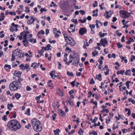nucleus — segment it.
<instances>
[{
  "label": "nucleus",
  "instance_id": "79ce46f5",
  "mask_svg": "<svg viewBox=\"0 0 135 135\" xmlns=\"http://www.w3.org/2000/svg\"><path fill=\"white\" fill-rule=\"evenodd\" d=\"M74 92V90H72L69 92V94L71 95L72 94H73Z\"/></svg>",
  "mask_w": 135,
  "mask_h": 135
},
{
  "label": "nucleus",
  "instance_id": "c9c22d12",
  "mask_svg": "<svg viewBox=\"0 0 135 135\" xmlns=\"http://www.w3.org/2000/svg\"><path fill=\"white\" fill-rule=\"evenodd\" d=\"M93 134L94 135H97V133H96L95 132L93 131L91 133H89V134Z\"/></svg>",
  "mask_w": 135,
  "mask_h": 135
},
{
  "label": "nucleus",
  "instance_id": "052dcab7",
  "mask_svg": "<svg viewBox=\"0 0 135 135\" xmlns=\"http://www.w3.org/2000/svg\"><path fill=\"white\" fill-rule=\"evenodd\" d=\"M128 113H127V114H128V115H130L131 114V110L130 109H129L128 110Z\"/></svg>",
  "mask_w": 135,
  "mask_h": 135
},
{
  "label": "nucleus",
  "instance_id": "680f3d73",
  "mask_svg": "<svg viewBox=\"0 0 135 135\" xmlns=\"http://www.w3.org/2000/svg\"><path fill=\"white\" fill-rule=\"evenodd\" d=\"M73 56L71 55H70L69 56L70 58L71 59H73H73H74V57Z\"/></svg>",
  "mask_w": 135,
  "mask_h": 135
},
{
  "label": "nucleus",
  "instance_id": "f257e3e1",
  "mask_svg": "<svg viewBox=\"0 0 135 135\" xmlns=\"http://www.w3.org/2000/svg\"><path fill=\"white\" fill-rule=\"evenodd\" d=\"M32 126L35 131L40 132L42 130V125L39 121L34 118L31 120Z\"/></svg>",
  "mask_w": 135,
  "mask_h": 135
},
{
  "label": "nucleus",
  "instance_id": "2f4dec72",
  "mask_svg": "<svg viewBox=\"0 0 135 135\" xmlns=\"http://www.w3.org/2000/svg\"><path fill=\"white\" fill-rule=\"evenodd\" d=\"M116 34L118 36H120L122 35V33H119L118 30H117L115 32Z\"/></svg>",
  "mask_w": 135,
  "mask_h": 135
},
{
  "label": "nucleus",
  "instance_id": "412c9836",
  "mask_svg": "<svg viewBox=\"0 0 135 135\" xmlns=\"http://www.w3.org/2000/svg\"><path fill=\"white\" fill-rule=\"evenodd\" d=\"M67 74L68 75L70 76H71L73 77L74 76V75L72 72L70 73L69 71H68L67 72Z\"/></svg>",
  "mask_w": 135,
  "mask_h": 135
},
{
  "label": "nucleus",
  "instance_id": "6e6d98bb",
  "mask_svg": "<svg viewBox=\"0 0 135 135\" xmlns=\"http://www.w3.org/2000/svg\"><path fill=\"white\" fill-rule=\"evenodd\" d=\"M124 38H125V37L124 36H123L122 37L121 39V41L122 42H124L125 41V40H124Z\"/></svg>",
  "mask_w": 135,
  "mask_h": 135
},
{
  "label": "nucleus",
  "instance_id": "ddd939ff",
  "mask_svg": "<svg viewBox=\"0 0 135 135\" xmlns=\"http://www.w3.org/2000/svg\"><path fill=\"white\" fill-rule=\"evenodd\" d=\"M102 75L99 74L98 75H96V78L97 79H98L99 81H100L102 80L101 79Z\"/></svg>",
  "mask_w": 135,
  "mask_h": 135
},
{
  "label": "nucleus",
  "instance_id": "f8f14e48",
  "mask_svg": "<svg viewBox=\"0 0 135 135\" xmlns=\"http://www.w3.org/2000/svg\"><path fill=\"white\" fill-rule=\"evenodd\" d=\"M57 93L59 96L62 97L63 96V92L61 91L60 89L57 91Z\"/></svg>",
  "mask_w": 135,
  "mask_h": 135
},
{
  "label": "nucleus",
  "instance_id": "13d9d810",
  "mask_svg": "<svg viewBox=\"0 0 135 135\" xmlns=\"http://www.w3.org/2000/svg\"><path fill=\"white\" fill-rule=\"evenodd\" d=\"M80 102H79V101H78L77 102V105H76V106L77 107H79V104H80Z\"/></svg>",
  "mask_w": 135,
  "mask_h": 135
},
{
  "label": "nucleus",
  "instance_id": "20e7f679",
  "mask_svg": "<svg viewBox=\"0 0 135 135\" xmlns=\"http://www.w3.org/2000/svg\"><path fill=\"white\" fill-rule=\"evenodd\" d=\"M120 16L124 18L129 17L130 16V13L126 11H122L120 12Z\"/></svg>",
  "mask_w": 135,
  "mask_h": 135
},
{
  "label": "nucleus",
  "instance_id": "49530a36",
  "mask_svg": "<svg viewBox=\"0 0 135 135\" xmlns=\"http://www.w3.org/2000/svg\"><path fill=\"white\" fill-rule=\"evenodd\" d=\"M58 62V65L59 66L58 67V69H61V64L59 62Z\"/></svg>",
  "mask_w": 135,
  "mask_h": 135
},
{
  "label": "nucleus",
  "instance_id": "b1692460",
  "mask_svg": "<svg viewBox=\"0 0 135 135\" xmlns=\"http://www.w3.org/2000/svg\"><path fill=\"white\" fill-rule=\"evenodd\" d=\"M7 67H8V68L9 69H11V66L9 65H8L7 64H6L4 67V68L6 70V68Z\"/></svg>",
  "mask_w": 135,
  "mask_h": 135
},
{
  "label": "nucleus",
  "instance_id": "de8ad7c7",
  "mask_svg": "<svg viewBox=\"0 0 135 135\" xmlns=\"http://www.w3.org/2000/svg\"><path fill=\"white\" fill-rule=\"evenodd\" d=\"M31 90V88L28 86L26 87V90L27 91H30Z\"/></svg>",
  "mask_w": 135,
  "mask_h": 135
},
{
  "label": "nucleus",
  "instance_id": "3c124183",
  "mask_svg": "<svg viewBox=\"0 0 135 135\" xmlns=\"http://www.w3.org/2000/svg\"><path fill=\"white\" fill-rule=\"evenodd\" d=\"M120 74H123L124 72V70H121L120 71Z\"/></svg>",
  "mask_w": 135,
  "mask_h": 135
},
{
  "label": "nucleus",
  "instance_id": "c03bdc74",
  "mask_svg": "<svg viewBox=\"0 0 135 135\" xmlns=\"http://www.w3.org/2000/svg\"><path fill=\"white\" fill-rule=\"evenodd\" d=\"M94 3L95 4V5H93V6L94 7H97L98 6L97 4L98 3L97 1H94Z\"/></svg>",
  "mask_w": 135,
  "mask_h": 135
},
{
  "label": "nucleus",
  "instance_id": "7ed1b4c3",
  "mask_svg": "<svg viewBox=\"0 0 135 135\" xmlns=\"http://www.w3.org/2000/svg\"><path fill=\"white\" fill-rule=\"evenodd\" d=\"M21 86V83L17 81V80H15L10 84L9 85V88L12 91H15L17 90L18 89H20Z\"/></svg>",
  "mask_w": 135,
  "mask_h": 135
},
{
  "label": "nucleus",
  "instance_id": "c85d7f7f",
  "mask_svg": "<svg viewBox=\"0 0 135 135\" xmlns=\"http://www.w3.org/2000/svg\"><path fill=\"white\" fill-rule=\"evenodd\" d=\"M45 32L44 31L42 30H41V31L40 32H38L37 36L38 37V35L39 34L40 35L41 34V33L43 35L44 34Z\"/></svg>",
  "mask_w": 135,
  "mask_h": 135
},
{
  "label": "nucleus",
  "instance_id": "bf43d9fd",
  "mask_svg": "<svg viewBox=\"0 0 135 135\" xmlns=\"http://www.w3.org/2000/svg\"><path fill=\"white\" fill-rule=\"evenodd\" d=\"M85 41L86 42V45L87 46H89V42H87V39H86L85 40Z\"/></svg>",
  "mask_w": 135,
  "mask_h": 135
},
{
  "label": "nucleus",
  "instance_id": "69168bd1",
  "mask_svg": "<svg viewBox=\"0 0 135 135\" xmlns=\"http://www.w3.org/2000/svg\"><path fill=\"white\" fill-rule=\"evenodd\" d=\"M87 19L88 20H91V17L90 16H89L88 17Z\"/></svg>",
  "mask_w": 135,
  "mask_h": 135
},
{
  "label": "nucleus",
  "instance_id": "a211bd4d",
  "mask_svg": "<svg viewBox=\"0 0 135 135\" xmlns=\"http://www.w3.org/2000/svg\"><path fill=\"white\" fill-rule=\"evenodd\" d=\"M23 43L24 45L25 46H28V40L26 41H23Z\"/></svg>",
  "mask_w": 135,
  "mask_h": 135
},
{
  "label": "nucleus",
  "instance_id": "f03ea898",
  "mask_svg": "<svg viewBox=\"0 0 135 135\" xmlns=\"http://www.w3.org/2000/svg\"><path fill=\"white\" fill-rule=\"evenodd\" d=\"M9 129L15 131L19 129L21 127L20 123L17 121L13 120L9 121L7 124Z\"/></svg>",
  "mask_w": 135,
  "mask_h": 135
},
{
  "label": "nucleus",
  "instance_id": "4d7b16f0",
  "mask_svg": "<svg viewBox=\"0 0 135 135\" xmlns=\"http://www.w3.org/2000/svg\"><path fill=\"white\" fill-rule=\"evenodd\" d=\"M37 76V75L36 74H32L31 75V77L32 78H34L35 76L36 77Z\"/></svg>",
  "mask_w": 135,
  "mask_h": 135
},
{
  "label": "nucleus",
  "instance_id": "cd10ccee",
  "mask_svg": "<svg viewBox=\"0 0 135 135\" xmlns=\"http://www.w3.org/2000/svg\"><path fill=\"white\" fill-rule=\"evenodd\" d=\"M56 116V113H54L52 116V119L53 120H54L56 118L55 117Z\"/></svg>",
  "mask_w": 135,
  "mask_h": 135
},
{
  "label": "nucleus",
  "instance_id": "393cba45",
  "mask_svg": "<svg viewBox=\"0 0 135 135\" xmlns=\"http://www.w3.org/2000/svg\"><path fill=\"white\" fill-rule=\"evenodd\" d=\"M42 49H43V50H44L48 51L49 50H51V49L50 48H48V49H47V48L46 47H42Z\"/></svg>",
  "mask_w": 135,
  "mask_h": 135
},
{
  "label": "nucleus",
  "instance_id": "39448f33",
  "mask_svg": "<svg viewBox=\"0 0 135 135\" xmlns=\"http://www.w3.org/2000/svg\"><path fill=\"white\" fill-rule=\"evenodd\" d=\"M86 32L87 30L86 28H81L79 29V33L80 35H83Z\"/></svg>",
  "mask_w": 135,
  "mask_h": 135
},
{
  "label": "nucleus",
  "instance_id": "338daca9",
  "mask_svg": "<svg viewBox=\"0 0 135 135\" xmlns=\"http://www.w3.org/2000/svg\"><path fill=\"white\" fill-rule=\"evenodd\" d=\"M131 115L133 118H135V114L134 113H132Z\"/></svg>",
  "mask_w": 135,
  "mask_h": 135
},
{
  "label": "nucleus",
  "instance_id": "a878e982",
  "mask_svg": "<svg viewBox=\"0 0 135 135\" xmlns=\"http://www.w3.org/2000/svg\"><path fill=\"white\" fill-rule=\"evenodd\" d=\"M33 22L31 19L28 20L27 22V24L29 25L32 24Z\"/></svg>",
  "mask_w": 135,
  "mask_h": 135
},
{
  "label": "nucleus",
  "instance_id": "58836bf2",
  "mask_svg": "<svg viewBox=\"0 0 135 135\" xmlns=\"http://www.w3.org/2000/svg\"><path fill=\"white\" fill-rule=\"evenodd\" d=\"M98 119V118L97 117L95 118L92 121V122L93 123H95L96 121H97Z\"/></svg>",
  "mask_w": 135,
  "mask_h": 135
},
{
  "label": "nucleus",
  "instance_id": "c756f323",
  "mask_svg": "<svg viewBox=\"0 0 135 135\" xmlns=\"http://www.w3.org/2000/svg\"><path fill=\"white\" fill-rule=\"evenodd\" d=\"M89 27L90 28L91 30V33L92 34H93L94 33V31L93 30V28L91 27V25H89Z\"/></svg>",
  "mask_w": 135,
  "mask_h": 135
},
{
  "label": "nucleus",
  "instance_id": "774afa93",
  "mask_svg": "<svg viewBox=\"0 0 135 135\" xmlns=\"http://www.w3.org/2000/svg\"><path fill=\"white\" fill-rule=\"evenodd\" d=\"M98 61L100 63V65H102L103 64V61H102V60H100V59H99L98 60Z\"/></svg>",
  "mask_w": 135,
  "mask_h": 135
},
{
  "label": "nucleus",
  "instance_id": "0eeeda50",
  "mask_svg": "<svg viewBox=\"0 0 135 135\" xmlns=\"http://www.w3.org/2000/svg\"><path fill=\"white\" fill-rule=\"evenodd\" d=\"M16 49L17 50V51L16 52V56H18L19 58H21L23 56V55L22 54V51L21 50H18V49Z\"/></svg>",
  "mask_w": 135,
  "mask_h": 135
},
{
  "label": "nucleus",
  "instance_id": "a19ab883",
  "mask_svg": "<svg viewBox=\"0 0 135 135\" xmlns=\"http://www.w3.org/2000/svg\"><path fill=\"white\" fill-rule=\"evenodd\" d=\"M107 35V33H104L100 36V37H104L105 35Z\"/></svg>",
  "mask_w": 135,
  "mask_h": 135
},
{
  "label": "nucleus",
  "instance_id": "e2e57ef3",
  "mask_svg": "<svg viewBox=\"0 0 135 135\" xmlns=\"http://www.w3.org/2000/svg\"><path fill=\"white\" fill-rule=\"evenodd\" d=\"M125 20H123L122 21V23H123V25H126V23H125Z\"/></svg>",
  "mask_w": 135,
  "mask_h": 135
},
{
  "label": "nucleus",
  "instance_id": "1a4fd4ad",
  "mask_svg": "<svg viewBox=\"0 0 135 135\" xmlns=\"http://www.w3.org/2000/svg\"><path fill=\"white\" fill-rule=\"evenodd\" d=\"M58 113L59 115L62 117H64L65 115V112L61 109L59 110Z\"/></svg>",
  "mask_w": 135,
  "mask_h": 135
},
{
  "label": "nucleus",
  "instance_id": "4be33fe9",
  "mask_svg": "<svg viewBox=\"0 0 135 135\" xmlns=\"http://www.w3.org/2000/svg\"><path fill=\"white\" fill-rule=\"evenodd\" d=\"M20 67L22 70H23L25 69V67L23 64H21L20 65Z\"/></svg>",
  "mask_w": 135,
  "mask_h": 135
},
{
  "label": "nucleus",
  "instance_id": "473e14b6",
  "mask_svg": "<svg viewBox=\"0 0 135 135\" xmlns=\"http://www.w3.org/2000/svg\"><path fill=\"white\" fill-rule=\"evenodd\" d=\"M131 70H127L126 71V72L124 74L125 75H128L129 76L130 75L129 74H128V72H131Z\"/></svg>",
  "mask_w": 135,
  "mask_h": 135
},
{
  "label": "nucleus",
  "instance_id": "dca6fc26",
  "mask_svg": "<svg viewBox=\"0 0 135 135\" xmlns=\"http://www.w3.org/2000/svg\"><path fill=\"white\" fill-rule=\"evenodd\" d=\"M84 131L82 129L80 128L79 129L78 134L80 135H83V133H84Z\"/></svg>",
  "mask_w": 135,
  "mask_h": 135
},
{
  "label": "nucleus",
  "instance_id": "9b49d317",
  "mask_svg": "<svg viewBox=\"0 0 135 135\" xmlns=\"http://www.w3.org/2000/svg\"><path fill=\"white\" fill-rule=\"evenodd\" d=\"M69 44L70 45L73 46H74L75 42L72 38H71V40H69Z\"/></svg>",
  "mask_w": 135,
  "mask_h": 135
},
{
  "label": "nucleus",
  "instance_id": "4468645a",
  "mask_svg": "<svg viewBox=\"0 0 135 135\" xmlns=\"http://www.w3.org/2000/svg\"><path fill=\"white\" fill-rule=\"evenodd\" d=\"M53 132L55 135H59L60 130L59 129H57L56 130H54Z\"/></svg>",
  "mask_w": 135,
  "mask_h": 135
},
{
  "label": "nucleus",
  "instance_id": "9d476101",
  "mask_svg": "<svg viewBox=\"0 0 135 135\" xmlns=\"http://www.w3.org/2000/svg\"><path fill=\"white\" fill-rule=\"evenodd\" d=\"M21 73H21L20 71H18L15 70L14 73V75L17 77H19L21 76Z\"/></svg>",
  "mask_w": 135,
  "mask_h": 135
},
{
  "label": "nucleus",
  "instance_id": "7c9ffc66",
  "mask_svg": "<svg viewBox=\"0 0 135 135\" xmlns=\"http://www.w3.org/2000/svg\"><path fill=\"white\" fill-rule=\"evenodd\" d=\"M131 83V82L129 81H127L126 82V86L127 87V88L128 89H129V83Z\"/></svg>",
  "mask_w": 135,
  "mask_h": 135
},
{
  "label": "nucleus",
  "instance_id": "6ab92c4d",
  "mask_svg": "<svg viewBox=\"0 0 135 135\" xmlns=\"http://www.w3.org/2000/svg\"><path fill=\"white\" fill-rule=\"evenodd\" d=\"M25 67V69H26L27 71H28L30 70V69L29 68V64H26Z\"/></svg>",
  "mask_w": 135,
  "mask_h": 135
},
{
  "label": "nucleus",
  "instance_id": "37998d69",
  "mask_svg": "<svg viewBox=\"0 0 135 135\" xmlns=\"http://www.w3.org/2000/svg\"><path fill=\"white\" fill-rule=\"evenodd\" d=\"M100 125V122H99L98 124H97V123H94V124L93 125L94 126H99Z\"/></svg>",
  "mask_w": 135,
  "mask_h": 135
},
{
  "label": "nucleus",
  "instance_id": "aec40b11",
  "mask_svg": "<svg viewBox=\"0 0 135 135\" xmlns=\"http://www.w3.org/2000/svg\"><path fill=\"white\" fill-rule=\"evenodd\" d=\"M17 49H15V51H13L12 52V57H15V56L14 54H15L16 55V54H17L16 53V52H17Z\"/></svg>",
  "mask_w": 135,
  "mask_h": 135
},
{
  "label": "nucleus",
  "instance_id": "a18cd8bd",
  "mask_svg": "<svg viewBox=\"0 0 135 135\" xmlns=\"http://www.w3.org/2000/svg\"><path fill=\"white\" fill-rule=\"evenodd\" d=\"M75 80L71 82L70 83L72 85L73 87L75 86Z\"/></svg>",
  "mask_w": 135,
  "mask_h": 135
},
{
  "label": "nucleus",
  "instance_id": "5701e85b",
  "mask_svg": "<svg viewBox=\"0 0 135 135\" xmlns=\"http://www.w3.org/2000/svg\"><path fill=\"white\" fill-rule=\"evenodd\" d=\"M117 45L119 48H120L123 47V45L121 44L120 42H118L117 44Z\"/></svg>",
  "mask_w": 135,
  "mask_h": 135
},
{
  "label": "nucleus",
  "instance_id": "5fc2aeb1",
  "mask_svg": "<svg viewBox=\"0 0 135 135\" xmlns=\"http://www.w3.org/2000/svg\"><path fill=\"white\" fill-rule=\"evenodd\" d=\"M49 30L48 29H46V30L45 34L47 35L49 33Z\"/></svg>",
  "mask_w": 135,
  "mask_h": 135
},
{
  "label": "nucleus",
  "instance_id": "ea45409f",
  "mask_svg": "<svg viewBox=\"0 0 135 135\" xmlns=\"http://www.w3.org/2000/svg\"><path fill=\"white\" fill-rule=\"evenodd\" d=\"M110 119L109 118V117H108V119H106V123L108 124L110 121Z\"/></svg>",
  "mask_w": 135,
  "mask_h": 135
},
{
  "label": "nucleus",
  "instance_id": "72a5a7b5",
  "mask_svg": "<svg viewBox=\"0 0 135 135\" xmlns=\"http://www.w3.org/2000/svg\"><path fill=\"white\" fill-rule=\"evenodd\" d=\"M27 113L25 112V114H27L28 115H30V109H27Z\"/></svg>",
  "mask_w": 135,
  "mask_h": 135
},
{
  "label": "nucleus",
  "instance_id": "4c0bfd02",
  "mask_svg": "<svg viewBox=\"0 0 135 135\" xmlns=\"http://www.w3.org/2000/svg\"><path fill=\"white\" fill-rule=\"evenodd\" d=\"M95 83V81L94 80L93 78H92L91 79V81L90 82V84H94Z\"/></svg>",
  "mask_w": 135,
  "mask_h": 135
},
{
  "label": "nucleus",
  "instance_id": "2eb2a0df",
  "mask_svg": "<svg viewBox=\"0 0 135 135\" xmlns=\"http://www.w3.org/2000/svg\"><path fill=\"white\" fill-rule=\"evenodd\" d=\"M63 33L64 35V37H65V40L67 42V43L68 44V43H69L67 40V38H68V36H69L65 33H64V32H63Z\"/></svg>",
  "mask_w": 135,
  "mask_h": 135
},
{
  "label": "nucleus",
  "instance_id": "6e6552de",
  "mask_svg": "<svg viewBox=\"0 0 135 135\" xmlns=\"http://www.w3.org/2000/svg\"><path fill=\"white\" fill-rule=\"evenodd\" d=\"M79 58H75L73 62V64L75 66H77L79 62Z\"/></svg>",
  "mask_w": 135,
  "mask_h": 135
},
{
  "label": "nucleus",
  "instance_id": "8fccbe9b",
  "mask_svg": "<svg viewBox=\"0 0 135 135\" xmlns=\"http://www.w3.org/2000/svg\"><path fill=\"white\" fill-rule=\"evenodd\" d=\"M76 75L78 76H80L81 75V73L80 72H76Z\"/></svg>",
  "mask_w": 135,
  "mask_h": 135
},
{
  "label": "nucleus",
  "instance_id": "09e8293b",
  "mask_svg": "<svg viewBox=\"0 0 135 135\" xmlns=\"http://www.w3.org/2000/svg\"><path fill=\"white\" fill-rule=\"evenodd\" d=\"M4 15V14L3 13H1V15H0V17L1 18L2 17H3V18H4L5 17V16Z\"/></svg>",
  "mask_w": 135,
  "mask_h": 135
},
{
  "label": "nucleus",
  "instance_id": "bb28decb",
  "mask_svg": "<svg viewBox=\"0 0 135 135\" xmlns=\"http://www.w3.org/2000/svg\"><path fill=\"white\" fill-rule=\"evenodd\" d=\"M23 80L22 78H21V77H19L17 80V81L18 82H20V83H21V81H22Z\"/></svg>",
  "mask_w": 135,
  "mask_h": 135
},
{
  "label": "nucleus",
  "instance_id": "864d4df0",
  "mask_svg": "<svg viewBox=\"0 0 135 135\" xmlns=\"http://www.w3.org/2000/svg\"><path fill=\"white\" fill-rule=\"evenodd\" d=\"M66 102L67 103V104H69L70 105H72L71 104V102L69 100H66Z\"/></svg>",
  "mask_w": 135,
  "mask_h": 135
},
{
  "label": "nucleus",
  "instance_id": "f3484780",
  "mask_svg": "<svg viewBox=\"0 0 135 135\" xmlns=\"http://www.w3.org/2000/svg\"><path fill=\"white\" fill-rule=\"evenodd\" d=\"M15 97L16 98V99L18 100L21 97V95L20 94H18L17 93L15 94Z\"/></svg>",
  "mask_w": 135,
  "mask_h": 135
},
{
  "label": "nucleus",
  "instance_id": "e433bc0d",
  "mask_svg": "<svg viewBox=\"0 0 135 135\" xmlns=\"http://www.w3.org/2000/svg\"><path fill=\"white\" fill-rule=\"evenodd\" d=\"M79 12L82 15H84L85 14V12L83 10H81L79 11Z\"/></svg>",
  "mask_w": 135,
  "mask_h": 135
},
{
  "label": "nucleus",
  "instance_id": "603ef678",
  "mask_svg": "<svg viewBox=\"0 0 135 135\" xmlns=\"http://www.w3.org/2000/svg\"><path fill=\"white\" fill-rule=\"evenodd\" d=\"M113 19L112 20V21L113 22H114L117 21V18L115 17H113Z\"/></svg>",
  "mask_w": 135,
  "mask_h": 135
},
{
  "label": "nucleus",
  "instance_id": "0e129e2a",
  "mask_svg": "<svg viewBox=\"0 0 135 135\" xmlns=\"http://www.w3.org/2000/svg\"><path fill=\"white\" fill-rule=\"evenodd\" d=\"M10 31L11 32H13L14 30V28L11 26L10 28Z\"/></svg>",
  "mask_w": 135,
  "mask_h": 135
},
{
  "label": "nucleus",
  "instance_id": "f704fd0d",
  "mask_svg": "<svg viewBox=\"0 0 135 135\" xmlns=\"http://www.w3.org/2000/svg\"><path fill=\"white\" fill-rule=\"evenodd\" d=\"M7 116L6 115H4V116L2 117V119L5 121H6L7 120Z\"/></svg>",
  "mask_w": 135,
  "mask_h": 135
},
{
  "label": "nucleus",
  "instance_id": "423d86ee",
  "mask_svg": "<svg viewBox=\"0 0 135 135\" xmlns=\"http://www.w3.org/2000/svg\"><path fill=\"white\" fill-rule=\"evenodd\" d=\"M100 42L101 44L104 47H105V45H104V43L106 44H108V42L106 38H101L100 41Z\"/></svg>",
  "mask_w": 135,
  "mask_h": 135
}]
</instances>
